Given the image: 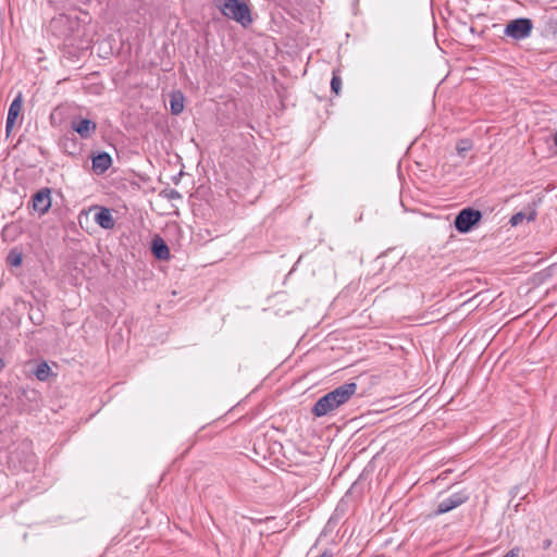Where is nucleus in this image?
Wrapping results in <instances>:
<instances>
[{"label":"nucleus","mask_w":557,"mask_h":557,"mask_svg":"<svg viewBox=\"0 0 557 557\" xmlns=\"http://www.w3.org/2000/svg\"><path fill=\"white\" fill-rule=\"evenodd\" d=\"M15 121L16 120H12L11 122L9 121V117H7V123H5V131L7 133L9 134L11 132V129L13 128L14 124H15Z\"/></svg>","instance_id":"aec40b11"},{"label":"nucleus","mask_w":557,"mask_h":557,"mask_svg":"<svg viewBox=\"0 0 557 557\" xmlns=\"http://www.w3.org/2000/svg\"><path fill=\"white\" fill-rule=\"evenodd\" d=\"M95 222L104 230H112L115 225V220L108 208H99L95 214Z\"/></svg>","instance_id":"1a4fd4ad"},{"label":"nucleus","mask_w":557,"mask_h":557,"mask_svg":"<svg viewBox=\"0 0 557 557\" xmlns=\"http://www.w3.org/2000/svg\"><path fill=\"white\" fill-rule=\"evenodd\" d=\"M22 253L16 249H12L7 257V262L12 267H20L22 264Z\"/></svg>","instance_id":"2eb2a0df"},{"label":"nucleus","mask_w":557,"mask_h":557,"mask_svg":"<svg viewBox=\"0 0 557 557\" xmlns=\"http://www.w3.org/2000/svg\"><path fill=\"white\" fill-rule=\"evenodd\" d=\"M482 219V212L473 208L462 209L455 218L454 225L456 230L466 234L470 232Z\"/></svg>","instance_id":"7ed1b4c3"},{"label":"nucleus","mask_w":557,"mask_h":557,"mask_svg":"<svg viewBox=\"0 0 557 557\" xmlns=\"http://www.w3.org/2000/svg\"><path fill=\"white\" fill-rule=\"evenodd\" d=\"M4 367H5V361L2 358H0V371H2L4 369Z\"/></svg>","instance_id":"5701e85b"},{"label":"nucleus","mask_w":557,"mask_h":557,"mask_svg":"<svg viewBox=\"0 0 557 557\" xmlns=\"http://www.w3.org/2000/svg\"><path fill=\"white\" fill-rule=\"evenodd\" d=\"M554 141H555V145L557 147V131H556V134H555V137H554Z\"/></svg>","instance_id":"b1692460"},{"label":"nucleus","mask_w":557,"mask_h":557,"mask_svg":"<svg viewBox=\"0 0 557 557\" xmlns=\"http://www.w3.org/2000/svg\"><path fill=\"white\" fill-rule=\"evenodd\" d=\"M331 89L336 95H338L342 89V78L338 75V71H333V77L331 81Z\"/></svg>","instance_id":"a211bd4d"},{"label":"nucleus","mask_w":557,"mask_h":557,"mask_svg":"<svg viewBox=\"0 0 557 557\" xmlns=\"http://www.w3.org/2000/svg\"><path fill=\"white\" fill-rule=\"evenodd\" d=\"M357 388L358 386L354 382L345 383L336 387L334 391L318 399V401L312 407V414L320 418L333 412L346 404L357 392Z\"/></svg>","instance_id":"f257e3e1"},{"label":"nucleus","mask_w":557,"mask_h":557,"mask_svg":"<svg viewBox=\"0 0 557 557\" xmlns=\"http://www.w3.org/2000/svg\"><path fill=\"white\" fill-rule=\"evenodd\" d=\"M159 196L164 199H168V200H175V199L182 198L181 194L176 189H173V188L162 189L160 191Z\"/></svg>","instance_id":"f3484780"},{"label":"nucleus","mask_w":557,"mask_h":557,"mask_svg":"<svg viewBox=\"0 0 557 557\" xmlns=\"http://www.w3.org/2000/svg\"><path fill=\"white\" fill-rule=\"evenodd\" d=\"M22 106H23V98H22V95L18 94L14 100L12 101V103L10 104V108H9V112H8V116L9 117V121L11 122L12 120H16L22 111Z\"/></svg>","instance_id":"ddd939ff"},{"label":"nucleus","mask_w":557,"mask_h":557,"mask_svg":"<svg viewBox=\"0 0 557 557\" xmlns=\"http://www.w3.org/2000/svg\"><path fill=\"white\" fill-rule=\"evenodd\" d=\"M469 499V495L466 492H457L443 499L434 511V516L446 513L460 505L465 504Z\"/></svg>","instance_id":"39448f33"},{"label":"nucleus","mask_w":557,"mask_h":557,"mask_svg":"<svg viewBox=\"0 0 557 557\" xmlns=\"http://www.w3.org/2000/svg\"><path fill=\"white\" fill-rule=\"evenodd\" d=\"M151 251L158 260L165 261L171 258L170 249L164 239L160 236H156L152 239Z\"/></svg>","instance_id":"6e6552de"},{"label":"nucleus","mask_w":557,"mask_h":557,"mask_svg":"<svg viewBox=\"0 0 557 557\" xmlns=\"http://www.w3.org/2000/svg\"><path fill=\"white\" fill-rule=\"evenodd\" d=\"M504 557H519V554L517 550L511 549Z\"/></svg>","instance_id":"412c9836"},{"label":"nucleus","mask_w":557,"mask_h":557,"mask_svg":"<svg viewBox=\"0 0 557 557\" xmlns=\"http://www.w3.org/2000/svg\"><path fill=\"white\" fill-rule=\"evenodd\" d=\"M472 149V141L469 139H460L456 145V150L460 157H465L466 152Z\"/></svg>","instance_id":"dca6fc26"},{"label":"nucleus","mask_w":557,"mask_h":557,"mask_svg":"<svg viewBox=\"0 0 557 557\" xmlns=\"http://www.w3.org/2000/svg\"><path fill=\"white\" fill-rule=\"evenodd\" d=\"M33 308L30 309V312H29V319L37 325L41 324L42 322V317L41 314H34L32 312Z\"/></svg>","instance_id":"6ab92c4d"},{"label":"nucleus","mask_w":557,"mask_h":557,"mask_svg":"<svg viewBox=\"0 0 557 557\" xmlns=\"http://www.w3.org/2000/svg\"><path fill=\"white\" fill-rule=\"evenodd\" d=\"M51 374V369L47 362H40L34 371V375L39 381H46Z\"/></svg>","instance_id":"4468645a"},{"label":"nucleus","mask_w":557,"mask_h":557,"mask_svg":"<svg viewBox=\"0 0 557 557\" xmlns=\"http://www.w3.org/2000/svg\"><path fill=\"white\" fill-rule=\"evenodd\" d=\"M214 4L223 16L244 28L252 24L251 10L246 0H214Z\"/></svg>","instance_id":"f03ea898"},{"label":"nucleus","mask_w":557,"mask_h":557,"mask_svg":"<svg viewBox=\"0 0 557 557\" xmlns=\"http://www.w3.org/2000/svg\"><path fill=\"white\" fill-rule=\"evenodd\" d=\"M535 218H536V211L534 209L529 210V212L520 211L510 218L509 223L511 226H517L520 223H522L523 220L533 221V220H535Z\"/></svg>","instance_id":"f8f14e48"},{"label":"nucleus","mask_w":557,"mask_h":557,"mask_svg":"<svg viewBox=\"0 0 557 557\" xmlns=\"http://www.w3.org/2000/svg\"><path fill=\"white\" fill-rule=\"evenodd\" d=\"M184 95L181 91H173L170 95V109L171 113L174 115H178L184 110Z\"/></svg>","instance_id":"9b49d317"},{"label":"nucleus","mask_w":557,"mask_h":557,"mask_svg":"<svg viewBox=\"0 0 557 557\" xmlns=\"http://www.w3.org/2000/svg\"><path fill=\"white\" fill-rule=\"evenodd\" d=\"M533 29V23L530 18L520 17L510 21L504 30V34L507 37H510L515 40H522L528 38Z\"/></svg>","instance_id":"20e7f679"},{"label":"nucleus","mask_w":557,"mask_h":557,"mask_svg":"<svg viewBox=\"0 0 557 557\" xmlns=\"http://www.w3.org/2000/svg\"><path fill=\"white\" fill-rule=\"evenodd\" d=\"M72 128L82 137L90 138L97 129V124L88 119H82L72 123Z\"/></svg>","instance_id":"0eeeda50"},{"label":"nucleus","mask_w":557,"mask_h":557,"mask_svg":"<svg viewBox=\"0 0 557 557\" xmlns=\"http://www.w3.org/2000/svg\"><path fill=\"white\" fill-rule=\"evenodd\" d=\"M112 164V158L107 152H99L92 158V170L97 174L104 173Z\"/></svg>","instance_id":"9d476101"},{"label":"nucleus","mask_w":557,"mask_h":557,"mask_svg":"<svg viewBox=\"0 0 557 557\" xmlns=\"http://www.w3.org/2000/svg\"><path fill=\"white\" fill-rule=\"evenodd\" d=\"M33 209L39 214H45L51 208V189L48 187L39 189L32 197Z\"/></svg>","instance_id":"423d86ee"},{"label":"nucleus","mask_w":557,"mask_h":557,"mask_svg":"<svg viewBox=\"0 0 557 557\" xmlns=\"http://www.w3.org/2000/svg\"><path fill=\"white\" fill-rule=\"evenodd\" d=\"M317 557H334V554L331 550H325Z\"/></svg>","instance_id":"4be33fe9"}]
</instances>
